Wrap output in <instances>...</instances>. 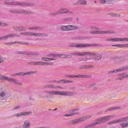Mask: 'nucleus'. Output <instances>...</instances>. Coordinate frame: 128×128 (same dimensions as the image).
<instances>
[{
    "label": "nucleus",
    "mask_w": 128,
    "mask_h": 128,
    "mask_svg": "<svg viewBox=\"0 0 128 128\" xmlns=\"http://www.w3.org/2000/svg\"><path fill=\"white\" fill-rule=\"evenodd\" d=\"M44 88H53L55 90H56V88L64 89V88L60 86H56L53 84H46L44 86Z\"/></svg>",
    "instance_id": "17"
},
{
    "label": "nucleus",
    "mask_w": 128,
    "mask_h": 128,
    "mask_svg": "<svg viewBox=\"0 0 128 128\" xmlns=\"http://www.w3.org/2000/svg\"><path fill=\"white\" fill-rule=\"evenodd\" d=\"M108 110H110V109H107L106 112H108Z\"/></svg>",
    "instance_id": "62"
},
{
    "label": "nucleus",
    "mask_w": 128,
    "mask_h": 128,
    "mask_svg": "<svg viewBox=\"0 0 128 128\" xmlns=\"http://www.w3.org/2000/svg\"><path fill=\"white\" fill-rule=\"evenodd\" d=\"M38 74V72H24V76H30V74Z\"/></svg>",
    "instance_id": "36"
},
{
    "label": "nucleus",
    "mask_w": 128,
    "mask_h": 128,
    "mask_svg": "<svg viewBox=\"0 0 128 128\" xmlns=\"http://www.w3.org/2000/svg\"><path fill=\"white\" fill-rule=\"evenodd\" d=\"M58 12H59V14H74V12L72 11H69L68 9L66 8H61L58 10Z\"/></svg>",
    "instance_id": "14"
},
{
    "label": "nucleus",
    "mask_w": 128,
    "mask_h": 128,
    "mask_svg": "<svg viewBox=\"0 0 128 128\" xmlns=\"http://www.w3.org/2000/svg\"><path fill=\"white\" fill-rule=\"evenodd\" d=\"M112 46H118V48H128V44H115L112 45Z\"/></svg>",
    "instance_id": "30"
},
{
    "label": "nucleus",
    "mask_w": 128,
    "mask_h": 128,
    "mask_svg": "<svg viewBox=\"0 0 128 128\" xmlns=\"http://www.w3.org/2000/svg\"><path fill=\"white\" fill-rule=\"evenodd\" d=\"M10 12H11V14H32V11H28V10H10Z\"/></svg>",
    "instance_id": "8"
},
{
    "label": "nucleus",
    "mask_w": 128,
    "mask_h": 128,
    "mask_svg": "<svg viewBox=\"0 0 128 128\" xmlns=\"http://www.w3.org/2000/svg\"><path fill=\"white\" fill-rule=\"evenodd\" d=\"M16 54H29L30 56H32V54H30L26 52H20V51H17L16 52Z\"/></svg>",
    "instance_id": "33"
},
{
    "label": "nucleus",
    "mask_w": 128,
    "mask_h": 128,
    "mask_svg": "<svg viewBox=\"0 0 128 128\" xmlns=\"http://www.w3.org/2000/svg\"><path fill=\"white\" fill-rule=\"evenodd\" d=\"M120 124V126L122 128H128V122H122Z\"/></svg>",
    "instance_id": "34"
},
{
    "label": "nucleus",
    "mask_w": 128,
    "mask_h": 128,
    "mask_svg": "<svg viewBox=\"0 0 128 128\" xmlns=\"http://www.w3.org/2000/svg\"><path fill=\"white\" fill-rule=\"evenodd\" d=\"M4 4L6 6H34V3H28L26 2H18V1L8 2L4 1Z\"/></svg>",
    "instance_id": "4"
},
{
    "label": "nucleus",
    "mask_w": 128,
    "mask_h": 128,
    "mask_svg": "<svg viewBox=\"0 0 128 128\" xmlns=\"http://www.w3.org/2000/svg\"><path fill=\"white\" fill-rule=\"evenodd\" d=\"M114 116H116V115L114 114L98 118L96 119L94 122L86 126L84 128H94L96 126L102 124H104V122L110 120V118H114Z\"/></svg>",
    "instance_id": "2"
},
{
    "label": "nucleus",
    "mask_w": 128,
    "mask_h": 128,
    "mask_svg": "<svg viewBox=\"0 0 128 128\" xmlns=\"http://www.w3.org/2000/svg\"><path fill=\"white\" fill-rule=\"evenodd\" d=\"M19 108H20V106H16L14 107L13 110H18Z\"/></svg>",
    "instance_id": "48"
},
{
    "label": "nucleus",
    "mask_w": 128,
    "mask_h": 128,
    "mask_svg": "<svg viewBox=\"0 0 128 128\" xmlns=\"http://www.w3.org/2000/svg\"><path fill=\"white\" fill-rule=\"evenodd\" d=\"M91 34H102V31H92L90 32Z\"/></svg>",
    "instance_id": "37"
},
{
    "label": "nucleus",
    "mask_w": 128,
    "mask_h": 128,
    "mask_svg": "<svg viewBox=\"0 0 128 128\" xmlns=\"http://www.w3.org/2000/svg\"><path fill=\"white\" fill-rule=\"evenodd\" d=\"M12 76H16V74H12Z\"/></svg>",
    "instance_id": "60"
},
{
    "label": "nucleus",
    "mask_w": 128,
    "mask_h": 128,
    "mask_svg": "<svg viewBox=\"0 0 128 128\" xmlns=\"http://www.w3.org/2000/svg\"><path fill=\"white\" fill-rule=\"evenodd\" d=\"M114 60H116L114 62L115 64H120L122 62H126L125 58H120L118 56L114 57Z\"/></svg>",
    "instance_id": "23"
},
{
    "label": "nucleus",
    "mask_w": 128,
    "mask_h": 128,
    "mask_svg": "<svg viewBox=\"0 0 128 128\" xmlns=\"http://www.w3.org/2000/svg\"><path fill=\"white\" fill-rule=\"evenodd\" d=\"M58 14H60L58 11L50 14V16H58Z\"/></svg>",
    "instance_id": "39"
},
{
    "label": "nucleus",
    "mask_w": 128,
    "mask_h": 128,
    "mask_svg": "<svg viewBox=\"0 0 128 128\" xmlns=\"http://www.w3.org/2000/svg\"><path fill=\"white\" fill-rule=\"evenodd\" d=\"M98 88L97 86H95L93 88L94 90H98Z\"/></svg>",
    "instance_id": "57"
},
{
    "label": "nucleus",
    "mask_w": 128,
    "mask_h": 128,
    "mask_svg": "<svg viewBox=\"0 0 128 128\" xmlns=\"http://www.w3.org/2000/svg\"><path fill=\"white\" fill-rule=\"evenodd\" d=\"M67 30H78V26H74L72 25H68L66 26Z\"/></svg>",
    "instance_id": "20"
},
{
    "label": "nucleus",
    "mask_w": 128,
    "mask_h": 128,
    "mask_svg": "<svg viewBox=\"0 0 128 128\" xmlns=\"http://www.w3.org/2000/svg\"><path fill=\"white\" fill-rule=\"evenodd\" d=\"M118 42H128V38H118Z\"/></svg>",
    "instance_id": "38"
},
{
    "label": "nucleus",
    "mask_w": 128,
    "mask_h": 128,
    "mask_svg": "<svg viewBox=\"0 0 128 128\" xmlns=\"http://www.w3.org/2000/svg\"><path fill=\"white\" fill-rule=\"evenodd\" d=\"M32 114V112H24L14 114L12 116H17V118H20V116H28L29 114Z\"/></svg>",
    "instance_id": "16"
},
{
    "label": "nucleus",
    "mask_w": 128,
    "mask_h": 128,
    "mask_svg": "<svg viewBox=\"0 0 128 128\" xmlns=\"http://www.w3.org/2000/svg\"><path fill=\"white\" fill-rule=\"evenodd\" d=\"M74 88H75V87H73V88H72V90H74Z\"/></svg>",
    "instance_id": "64"
},
{
    "label": "nucleus",
    "mask_w": 128,
    "mask_h": 128,
    "mask_svg": "<svg viewBox=\"0 0 128 128\" xmlns=\"http://www.w3.org/2000/svg\"><path fill=\"white\" fill-rule=\"evenodd\" d=\"M69 46H70L71 48H76V44H69Z\"/></svg>",
    "instance_id": "46"
},
{
    "label": "nucleus",
    "mask_w": 128,
    "mask_h": 128,
    "mask_svg": "<svg viewBox=\"0 0 128 128\" xmlns=\"http://www.w3.org/2000/svg\"><path fill=\"white\" fill-rule=\"evenodd\" d=\"M71 56H93L92 60H102V55L98 53L92 52H74L71 53Z\"/></svg>",
    "instance_id": "3"
},
{
    "label": "nucleus",
    "mask_w": 128,
    "mask_h": 128,
    "mask_svg": "<svg viewBox=\"0 0 128 128\" xmlns=\"http://www.w3.org/2000/svg\"><path fill=\"white\" fill-rule=\"evenodd\" d=\"M4 62V60L2 58V56H0V64H2Z\"/></svg>",
    "instance_id": "54"
},
{
    "label": "nucleus",
    "mask_w": 128,
    "mask_h": 128,
    "mask_svg": "<svg viewBox=\"0 0 128 128\" xmlns=\"http://www.w3.org/2000/svg\"><path fill=\"white\" fill-rule=\"evenodd\" d=\"M94 68V66L92 65H83L79 68V70H90Z\"/></svg>",
    "instance_id": "21"
},
{
    "label": "nucleus",
    "mask_w": 128,
    "mask_h": 128,
    "mask_svg": "<svg viewBox=\"0 0 128 128\" xmlns=\"http://www.w3.org/2000/svg\"><path fill=\"white\" fill-rule=\"evenodd\" d=\"M78 109H75V110H72V114H66L64 116H76V114H80V113L76 112H78Z\"/></svg>",
    "instance_id": "22"
},
{
    "label": "nucleus",
    "mask_w": 128,
    "mask_h": 128,
    "mask_svg": "<svg viewBox=\"0 0 128 128\" xmlns=\"http://www.w3.org/2000/svg\"><path fill=\"white\" fill-rule=\"evenodd\" d=\"M100 2L102 4H114V0H100Z\"/></svg>",
    "instance_id": "24"
},
{
    "label": "nucleus",
    "mask_w": 128,
    "mask_h": 128,
    "mask_svg": "<svg viewBox=\"0 0 128 128\" xmlns=\"http://www.w3.org/2000/svg\"><path fill=\"white\" fill-rule=\"evenodd\" d=\"M116 107H112L109 108V110H116Z\"/></svg>",
    "instance_id": "52"
},
{
    "label": "nucleus",
    "mask_w": 128,
    "mask_h": 128,
    "mask_svg": "<svg viewBox=\"0 0 128 128\" xmlns=\"http://www.w3.org/2000/svg\"><path fill=\"white\" fill-rule=\"evenodd\" d=\"M126 120H128V116L123 118H120L116 120H114L113 121L108 122V124H118V122H126Z\"/></svg>",
    "instance_id": "11"
},
{
    "label": "nucleus",
    "mask_w": 128,
    "mask_h": 128,
    "mask_svg": "<svg viewBox=\"0 0 128 128\" xmlns=\"http://www.w3.org/2000/svg\"><path fill=\"white\" fill-rule=\"evenodd\" d=\"M88 46H98V44H76V48H88Z\"/></svg>",
    "instance_id": "13"
},
{
    "label": "nucleus",
    "mask_w": 128,
    "mask_h": 128,
    "mask_svg": "<svg viewBox=\"0 0 128 128\" xmlns=\"http://www.w3.org/2000/svg\"><path fill=\"white\" fill-rule=\"evenodd\" d=\"M116 110H120V106H117V107H116Z\"/></svg>",
    "instance_id": "59"
},
{
    "label": "nucleus",
    "mask_w": 128,
    "mask_h": 128,
    "mask_svg": "<svg viewBox=\"0 0 128 128\" xmlns=\"http://www.w3.org/2000/svg\"><path fill=\"white\" fill-rule=\"evenodd\" d=\"M91 30H98V28H96L94 26H92L90 27Z\"/></svg>",
    "instance_id": "49"
},
{
    "label": "nucleus",
    "mask_w": 128,
    "mask_h": 128,
    "mask_svg": "<svg viewBox=\"0 0 128 128\" xmlns=\"http://www.w3.org/2000/svg\"><path fill=\"white\" fill-rule=\"evenodd\" d=\"M8 35L4 36L0 38V40H8Z\"/></svg>",
    "instance_id": "41"
},
{
    "label": "nucleus",
    "mask_w": 128,
    "mask_h": 128,
    "mask_svg": "<svg viewBox=\"0 0 128 128\" xmlns=\"http://www.w3.org/2000/svg\"><path fill=\"white\" fill-rule=\"evenodd\" d=\"M82 58H83V62H86L88 60L87 56L82 57Z\"/></svg>",
    "instance_id": "51"
},
{
    "label": "nucleus",
    "mask_w": 128,
    "mask_h": 128,
    "mask_svg": "<svg viewBox=\"0 0 128 128\" xmlns=\"http://www.w3.org/2000/svg\"><path fill=\"white\" fill-rule=\"evenodd\" d=\"M61 30H63V31H66V30H68V28L66 27V26H62L61 27Z\"/></svg>",
    "instance_id": "44"
},
{
    "label": "nucleus",
    "mask_w": 128,
    "mask_h": 128,
    "mask_svg": "<svg viewBox=\"0 0 128 128\" xmlns=\"http://www.w3.org/2000/svg\"><path fill=\"white\" fill-rule=\"evenodd\" d=\"M94 84H90L88 86V88H92V86H94Z\"/></svg>",
    "instance_id": "53"
},
{
    "label": "nucleus",
    "mask_w": 128,
    "mask_h": 128,
    "mask_svg": "<svg viewBox=\"0 0 128 128\" xmlns=\"http://www.w3.org/2000/svg\"><path fill=\"white\" fill-rule=\"evenodd\" d=\"M109 16H110L114 17V16H120V15L118 14H114V13H109Z\"/></svg>",
    "instance_id": "42"
},
{
    "label": "nucleus",
    "mask_w": 128,
    "mask_h": 128,
    "mask_svg": "<svg viewBox=\"0 0 128 128\" xmlns=\"http://www.w3.org/2000/svg\"><path fill=\"white\" fill-rule=\"evenodd\" d=\"M15 36H18V38H20V35H17L15 34H8V38H14Z\"/></svg>",
    "instance_id": "35"
},
{
    "label": "nucleus",
    "mask_w": 128,
    "mask_h": 128,
    "mask_svg": "<svg viewBox=\"0 0 128 128\" xmlns=\"http://www.w3.org/2000/svg\"><path fill=\"white\" fill-rule=\"evenodd\" d=\"M54 82H57L58 84H60V82H62V80H59L58 81H54Z\"/></svg>",
    "instance_id": "56"
},
{
    "label": "nucleus",
    "mask_w": 128,
    "mask_h": 128,
    "mask_svg": "<svg viewBox=\"0 0 128 128\" xmlns=\"http://www.w3.org/2000/svg\"><path fill=\"white\" fill-rule=\"evenodd\" d=\"M28 64L30 66H48V62H35V61H32L30 62H29L28 63Z\"/></svg>",
    "instance_id": "10"
},
{
    "label": "nucleus",
    "mask_w": 128,
    "mask_h": 128,
    "mask_svg": "<svg viewBox=\"0 0 128 128\" xmlns=\"http://www.w3.org/2000/svg\"><path fill=\"white\" fill-rule=\"evenodd\" d=\"M14 29L15 30H20V26H15L14 27Z\"/></svg>",
    "instance_id": "45"
},
{
    "label": "nucleus",
    "mask_w": 128,
    "mask_h": 128,
    "mask_svg": "<svg viewBox=\"0 0 128 128\" xmlns=\"http://www.w3.org/2000/svg\"><path fill=\"white\" fill-rule=\"evenodd\" d=\"M8 26V24L0 22V26Z\"/></svg>",
    "instance_id": "40"
},
{
    "label": "nucleus",
    "mask_w": 128,
    "mask_h": 128,
    "mask_svg": "<svg viewBox=\"0 0 128 128\" xmlns=\"http://www.w3.org/2000/svg\"><path fill=\"white\" fill-rule=\"evenodd\" d=\"M128 78V74H118V77L116 78V80H122L124 78Z\"/></svg>",
    "instance_id": "19"
},
{
    "label": "nucleus",
    "mask_w": 128,
    "mask_h": 128,
    "mask_svg": "<svg viewBox=\"0 0 128 128\" xmlns=\"http://www.w3.org/2000/svg\"><path fill=\"white\" fill-rule=\"evenodd\" d=\"M50 58H42V60H44V62H50V60H56V55L54 54H50Z\"/></svg>",
    "instance_id": "15"
},
{
    "label": "nucleus",
    "mask_w": 128,
    "mask_h": 128,
    "mask_svg": "<svg viewBox=\"0 0 128 128\" xmlns=\"http://www.w3.org/2000/svg\"><path fill=\"white\" fill-rule=\"evenodd\" d=\"M68 76H70V75H66L65 76H66L67 78H68Z\"/></svg>",
    "instance_id": "63"
},
{
    "label": "nucleus",
    "mask_w": 128,
    "mask_h": 128,
    "mask_svg": "<svg viewBox=\"0 0 128 128\" xmlns=\"http://www.w3.org/2000/svg\"><path fill=\"white\" fill-rule=\"evenodd\" d=\"M0 96H2V98H4V96H6V92H2L0 94Z\"/></svg>",
    "instance_id": "50"
},
{
    "label": "nucleus",
    "mask_w": 128,
    "mask_h": 128,
    "mask_svg": "<svg viewBox=\"0 0 128 128\" xmlns=\"http://www.w3.org/2000/svg\"><path fill=\"white\" fill-rule=\"evenodd\" d=\"M54 110H58V108H55L54 110H53V111H54Z\"/></svg>",
    "instance_id": "61"
},
{
    "label": "nucleus",
    "mask_w": 128,
    "mask_h": 128,
    "mask_svg": "<svg viewBox=\"0 0 128 128\" xmlns=\"http://www.w3.org/2000/svg\"><path fill=\"white\" fill-rule=\"evenodd\" d=\"M44 94H48V95H46V98H52L54 96H74V94H76V93L74 92H64V91H60V90H44Z\"/></svg>",
    "instance_id": "1"
},
{
    "label": "nucleus",
    "mask_w": 128,
    "mask_h": 128,
    "mask_svg": "<svg viewBox=\"0 0 128 128\" xmlns=\"http://www.w3.org/2000/svg\"><path fill=\"white\" fill-rule=\"evenodd\" d=\"M20 30L26 31V28L24 26H20Z\"/></svg>",
    "instance_id": "47"
},
{
    "label": "nucleus",
    "mask_w": 128,
    "mask_h": 128,
    "mask_svg": "<svg viewBox=\"0 0 128 128\" xmlns=\"http://www.w3.org/2000/svg\"><path fill=\"white\" fill-rule=\"evenodd\" d=\"M92 118V116L88 115L77 119L71 120L68 122V124H73L74 126H76V124H77L78 122H84L86 120H88V118Z\"/></svg>",
    "instance_id": "6"
},
{
    "label": "nucleus",
    "mask_w": 128,
    "mask_h": 128,
    "mask_svg": "<svg viewBox=\"0 0 128 128\" xmlns=\"http://www.w3.org/2000/svg\"><path fill=\"white\" fill-rule=\"evenodd\" d=\"M114 34V32L112 30L101 31V34Z\"/></svg>",
    "instance_id": "28"
},
{
    "label": "nucleus",
    "mask_w": 128,
    "mask_h": 128,
    "mask_svg": "<svg viewBox=\"0 0 128 128\" xmlns=\"http://www.w3.org/2000/svg\"><path fill=\"white\" fill-rule=\"evenodd\" d=\"M78 60L79 62H84L83 58H78Z\"/></svg>",
    "instance_id": "55"
},
{
    "label": "nucleus",
    "mask_w": 128,
    "mask_h": 128,
    "mask_svg": "<svg viewBox=\"0 0 128 128\" xmlns=\"http://www.w3.org/2000/svg\"><path fill=\"white\" fill-rule=\"evenodd\" d=\"M128 70V66H122L114 70L109 71L108 72V74H114V72H122L124 70Z\"/></svg>",
    "instance_id": "12"
},
{
    "label": "nucleus",
    "mask_w": 128,
    "mask_h": 128,
    "mask_svg": "<svg viewBox=\"0 0 128 128\" xmlns=\"http://www.w3.org/2000/svg\"><path fill=\"white\" fill-rule=\"evenodd\" d=\"M62 22H74V18L72 17H67L63 18Z\"/></svg>",
    "instance_id": "25"
},
{
    "label": "nucleus",
    "mask_w": 128,
    "mask_h": 128,
    "mask_svg": "<svg viewBox=\"0 0 128 128\" xmlns=\"http://www.w3.org/2000/svg\"><path fill=\"white\" fill-rule=\"evenodd\" d=\"M54 64V63L52 62H48V66H52Z\"/></svg>",
    "instance_id": "58"
},
{
    "label": "nucleus",
    "mask_w": 128,
    "mask_h": 128,
    "mask_svg": "<svg viewBox=\"0 0 128 128\" xmlns=\"http://www.w3.org/2000/svg\"><path fill=\"white\" fill-rule=\"evenodd\" d=\"M107 42H118V38H108L106 40Z\"/></svg>",
    "instance_id": "32"
},
{
    "label": "nucleus",
    "mask_w": 128,
    "mask_h": 128,
    "mask_svg": "<svg viewBox=\"0 0 128 128\" xmlns=\"http://www.w3.org/2000/svg\"><path fill=\"white\" fill-rule=\"evenodd\" d=\"M68 78H92V75H84V74H78V75H70L68 76Z\"/></svg>",
    "instance_id": "9"
},
{
    "label": "nucleus",
    "mask_w": 128,
    "mask_h": 128,
    "mask_svg": "<svg viewBox=\"0 0 128 128\" xmlns=\"http://www.w3.org/2000/svg\"><path fill=\"white\" fill-rule=\"evenodd\" d=\"M78 2L76 4H74V6H76V4H84V5H86V0H78Z\"/></svg>",
    "instance_id": "27"
},
{
    "label": "nucleus",
    "mask_w": 128,
    "mask_h": 128,
    "mask_svg": "<svg viewBox=\"0 0 128 128\" xmlns=\"http://www.w3.org/2000/svg\"><path fill=\"white\" fill-rule=\"evenodd\" d=\"M42 28H41L40 26H34V27H30L29 28V30H42Z\"/></svg>",
    "instance_id": "29"
},
{
    "label": "nucleus",
    "mask_w": 128,
    "mask_h": 128,
    "mask_svg": "<svg viewBox=\"0 0 128 128\" xmlns=\"http://www.w3.org/2000/svg\"><path fill=\"white\" fill-rule=\"evenodd\" d=\"M20 34L22 36H36V38H44L48 36V34L40 32H22L20 33Z\"/></svg>",
    "instance_id": "5"
},
{
    "label": "nucleus",
    "mask_w": 128,
    "mask_h": 128,
    "mask_svg": "<svg viewBox=\"0 0 128 128\" xmlns=\"http://www.w3.org/2000/svg\"><path fill=\"white\" fill-rule=\"evenodd\" d=\"M15 76H24V72H20L19 73H16L15 74Z\"/></svg>",
    "instance_id": "43"
},
{
    "label": "nucleus",
    "mask_w": 128,
    "mask_h": 128,
    "mask_svg": "<svg viewBox=\"0 0 128 128\" xmlns=\"http://www.w3.org/2000/svg\"><path fill=\"white\" fill-rule=\"evenodd\" d=\"M0 80H7V82H14L15 84H17L18 86H22V83L18 82L16 79L8 78L7 76H4L2 75Z\"/></svg>",
    "instance_id": "7"
},
{
    "label": "nucleus",
    "mask_w": 128,
    "mask_h": 128,
    "mask_svg": "<svg viewBox=\"0 0 128 128\" xmlns=\"http://www.w3.org/2000/svg\"><path fill=\"white\" fill-rule=\"evenodd\" d=\"M54 56H56V57L59 56L60 58H68V56H70V55L65 54H54Z\"/></svg>",
    "instance_id": "26"
},
{
    "label": "nucleus",
    "mask_w": 128,
    "mask_h": 128,
    "mask_svg": "<svg viewBox=\"0 0 128 128\" xmlns=\"http://www.w3.org/2000/svg\"><path fill=\"white\" fill-rule=\"evenodd\" d=\"M28 44V42H6L4 44L5 46H12V44Z\"/></svg>",
    "instance_id": "18"
},
{
    "label": "nucleus",
    "mask_w": 128,
    "mask_h": 128,
    "mask_svg": "<svg viewBox=\"0 0 128 128\" xmlns=\"http://www.w3.org/2000/svg\"><path fill=\"white\" fill-rule=\"evenodd\" d=\"M74 82L72 80H61V84H71Z\"/></svg>",
    "instance_id": "31"
}]
</instances>
